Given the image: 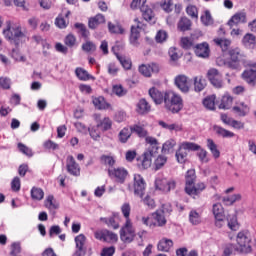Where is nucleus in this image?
Segmentation results:
<instances>
[{
    "label": "nucleus",
    "mask_w": 256,
    "mask_h": 256,
    "mask_svg": "<svg viewBox=\"0 0 256 256\" xmlns=\"http://www.w3.org/2000/svg\"><path fill=\"white\" fill-rule=\"evenodd\" d=\"M193 49L195 55H197V57H201L202 59H207V57H209V53L211 52L209 50V44L207 42L197 44L193 47Z\"/></svg>",
    "instance_id": "f3484780"
},
{
    "label": "nucleus",
    "mask_w": 256,
    "mask_h": 256,
    "mask_svg": "<svg viewBox=\"0 0 256 256\" xmlns=\"http://www.w3.org/2000/svg\"><path fill=\"white\" fill-rule=\"evenodd\" d=\"M221 77V72L215 68H210L207 72V78L209 81H214V79H217Z\"/></svg>",
    "instance_id": "bf43d9fd"
},
{
    "label": "nucleus",
    "mask_w": 256,
    "mask_h": 256,
    "mask_svg": "<svg viewBox=\"0 0 256 256\" xmlns=\"http://www.w3.org/2000/svg\"><path fill=\"white\" fill-rule=\"evenodd\" d=\"M44 205L47 209H59V204L55 201V197L53 195L47 196L44 201Z\"/></svg>",
    "instance_id": "f704fd0d"
},
{
    "label": "nucleus",
    "mask_w": 256,
    "mask_h": 256,
    "mask_svg": "<svg viewBox=\"0 0 256 256\" xmlns=\"http://www.w3.org/2000/svg\"><path fill=\"white\" fill-rule=\"evenodd\" d=\"M130 131L132 133H136V135H138V137H146L147 136V130H145V128H143L139 125L130 126Z\"/></svg>",
    "instance_id": "c03bdc74"
},
{
    "label": "nucleus",
    "mask_w": 256,
    "mask_h": 256,
    "mask_svg": "<svg viewBox=\"0 0 256 256\" xmlns=\"http://www.w3.org/2000/svg\"><path fill=\"white\" fill-rule=\"evenodd\" d=\"M250 68L246 69L242 73V79L248 83V85L255 86L256 84V63L248 64Z\"/></svg>",
    "instance_id": "f8f14e48"
},
{
    "label": "nucleus",
    "mask_w": 256,
    "mask_h": 256,
    "mask_svg": "<svg viewBox=\"0 0 256 256\" xmlns=\"http://www.w3.org/2000/svg\"><path fill=\"white\" fill-rule=\"evenodd\" d=\"M92 103L94 105V107H96V109H109V107H111V105H109V103H107V101H105V98L103 97H98V98H94L92 100Z\"/></svg>",
    "instance_id": "c756f323"
},
{
    "label": "nucleus",
    "mask_w": 256,
    "mask_h": 256,
    "mask_svg": "<svg viewBox=\"0 0 256 256\" xmlns=\"http://www.w3.org/2000/svg\"><path fill=\"white\" fill-rule=\"evenodd\" d=\"M193 81L195 93H201V91H204L205 87H207V79L203 76H195Z\"/></svg>",
    "instance_id": "aec40b11"
},
{
    "label": "nucleus",
    "mask_w": 256,
    "mask_h": 256,
    "mask_svg": "<svg viewBox=\"0 0 256 256\" xmlns=\"http://www.w3.org/2000/svg\"><path fill=\"white\" fill-rule=\"evenodd\" d=\"M102 165H108L109 167H113L115 165V158L108 155H102L100 158Z\"/></svg>",
    "instance_id": "052dcab7"
},
{
    "label": "nucleus",
    "mask_w": 256,
    "mask_h": 256,
    "mask_svg": "<svg viewBox=\"0 0 256 256\" xmlns=\"http://www.w3.org/2000/svg\"><path fill=\"white\" fill-rule=\"evenodd\" d=\"M3 35L7 41L12 45H16V47L21 45L25 39V33H23L21 26L11 22H7L6 29L3 30Z\"/></svg>",
    "instance_id": "7ed1b4c3"
},
{
    "label": "nucleus",
    "mask_w": 256,
    "mask_h": 256,
    "mask_svg": "<svg viewBox=\"0 0 256 256\" xmlns=\"http://www.w3.org/2000/svg\"><path fill=\"white\" fill-rule=\"evenodd\" d=\"M222 201L226 205H233L236 201H241V194H233L232 196L224 197Z\"/></svg>",
    "instance_id": "de8ad7c7"
},
{
    "label": "nucleus",
    "mask_w": 256,
    "mask_h": 256,
    "mask_svg": "<svg viewBox=\"0 0 256 256\" xmlns=\"http://www.w3.org/2000/svg\"><path fill=\"white\" fill-rule=\"evenodd\" d=\"M238 253H251V233L249 231H241L236 237Z\"/></svg>",
    "instance_id": "39448f33"
},
{
    "label": "nucleus",
    "mask_w": 256,
    "mask_h": 256,
    "mask_svg": "<svg viewBox=\"0 0 256 256\" xmlns=\"http://www.w3.org/2000/svg\"><path fill=\"white\" fill-rule=\"evenodd\" d=\"M201 146L193 142H184L176 152V159L178 163H185L187 161V151H199Z\"/></svg>",
    "instance_id": "423d86ee"
},
{
    "label": "nucleus",
    "mask_w": 256,
    "mask_h": 256,
    "mask_svg": "<svg viewBox=\"0 0 256 256\" xmlns=\"http://www.w3.org/2000/svg\"><path fill=\"white\" fill-rule=\"evenodd\" d=\"M105 22V16L103 14H98L93 18L89 19L88 27L89 29H97L101 23Z\"/></svg>",
    "instance_id": "5701e85b"
},
{
    "label": "nucleus",
    "mask_w": 256,
    "mask_h": 256,
    "mask_svg": "<svg viewBox=\"0 0 256 256\" xmlns=\"http://www.w3.org/2000/svg\"><path fill=\"white\" fill-rule=\"evenodd\" d=\"M86 240H87V238L83 234L76 236L75 237L76 248L85 249V241Z\"/></svg>",
    "instance_id": "e2e57ef3"
},
{
    "label": "nucleus",
    "mask_w": 256,
    "mask_h": 256,
    "mask_svg": "<svg viewBox=\"0 0 256 256\" xmlns=\"http://www.w3.org/2000/svg\"><path fill=\"white\" fill-rule=\"evenodd\" d=\"M177 187V180L171 178L167 179L165 177H158L155 180V188L157 191H162L163 193H171Z\"/></svg>",
    "instance_id": "0eeeda50"
},
{
    "label": "nucleus",
    "mask_w": 256,
    "mask_h": 256,
    "mask_svg": "<svg viewBox=\"0 0 256 256\" xmlns=\"http://www.w3.org/2000/svg\"><path fill=\"white\" fill-rule=\"evenodd\" d=\"M142 13V17L145 21H154L155 14L153 13V10L149 8V6L142 7L140 10Z\"/></svg>",
    "instance_id": "7c9ffc66"
},
{
    "label": "nucleus",
    "mask_w": 256,
    "mask_h": 256,
    "mask_svg": "<svg viewBox=\"0 0 256 256\" xmlns=\"http://www.w3.org/2000/svg\"><path fill=\"white\" fill-rule=\"evenodd\" d=\"M175 85L182 91V93H189V82L187 81V76L178 75L175 78Z\"/></svg>",
    "instance_id": "6ab92c4d"
},
{
    "label": "nucleus",
    "mask_w": 256,
    "mask_h": 256,
    "mask_svg": "<svg viewBox=\"0 0 256 256\" xmlns=\"http://www.w3.org/2000/svg\"><path fill=\"white\" fill-rule=\"evenodd\" d=\"M158 123L160 127H163V129H168V131H181V126L177 124H167L163 121H159Z\"/></svg>",
    "instance_id": "864d4df0"
},
{
    "label": "nucleus",
    "mask_w": 256,
    "mask_h": 256,
    "mask_svg": "<svg viewBox=\"0 0 256 256\" xmlns=\"http://www.w3.org/2000/svg\"><path fill=\"white\" fill-rule=\"evenodd\" d=\"M121 211L126 219V222L120 230V239L124 243H131L133 239H135V229L133 228L131 219H129V215H131V205H129V203L123 204Z\"/></svg>",
    "instance_id": "f257e3e1"
},
{
    "label": "nucleus",
    "mask_w": 256,
    "mask_h": 256,
    "mask_svg": "<svg viewBox=\"0 0 256 256\" xmlns=\"http://www.w3.org/2000/svg\"><path fill=\"white\" fill-rule=\"evenodd\" d=\"M164 105L171 113H179L183 109V99L173 91L164 94Z\"/></svg>",
    "instance_id": "20e7f679"
},
{
    "label": "nucleus",
    "mask_w": 256,
    "mask_h": 256,
    "mask_svg": "<svg viewBox=\"0 0 256 256\" xmlns=\"http://www.w3.org/2000/svg\"><path fill=\"white\" fill-rule=\"evenodd\" d=\"M177 145V142H175V140H168L163 144L162 147V153H173V149L175 148V146Z\"/></svg>",
    "instance_id": "4c0bfd02"
},
{
    "label": "nucleus",
    "mask_w": 256,
    "mask_h": 256,
    "mask_svg": "<svg viewBox=\"0 0 256 256\" xmlns=\"http://www.w3.org/2000/svg\"><path fill=\"white\" fill-rule=\"evenodd\" d=\"M64 43L66 47H75L77 43V38L73 34H68L64 39Z\"/></svg>",
    "instance_id": "603ef678"
},
{
    "label": "nucleus",
    "mask_w": 256,
    "mask_h": 256,
    "mask_svg": "<svg viewBox=\"0 0 256 256\" xmlns=\"http://www.w3.org/2000/svg\"><path fill=\"white\" fill-rule=\"evenodd\" d=\"M192 22L187 17L180 18L177 27L179 31L185 32V31H191Z\"/></svg>",
    "instance_id": "393cba45"
},
{
    "label": "nucleus",
    "mask_w": 256,
    "mask_h": 256,
    "mask_svg": "<svg viewBox=\"0 0 256 256\" xmlns=\"http://www.w3.org/2000/svg\"><path fill=\"white\" fill-rule=\"evenodd\" d=\"M159 154V146H149L143 154L142 167L143 169H149L153 158Z\"/></svg>",
    "instance_id": "9d476101"
},
{
    "label": "nucleus",
    "mask_w": 256,
    "mask_h": 256,
    "mask_svg": "<svg viewBox=\"0 0 256 256\" xmlns=\"http://www.w3.org/2000/svg\"><path fill=\"white\" fill-rule=\"evenodd\" d=\"M76 77L80 79V81H89L91 79V75H89V72L83 68H76L75 70Z\"/></svg>",
    "instance_id": "e433bc0d"
},
{
    "label": "nucleus",
    "mask_w": 256,
    "mask_h": 256,
    "mask_svg": "<svg viewBox=\"0 0 256 256\" xmlns=\"http://www.w3.org/2000/svg\"><path fill=\"white\" fill-rule=\"evenodd\" d=\"M133 132L129 128H123L119 133L120 143H127Z\"/></svg>",
    "instance_id": "ea45409f"
},
{
    "label": "nucleus",
    "mask_w": 256,
    "mask_h": 256,
    "mask_svg": "<svg viewBox=\"0 0 256 256\" xmlns=\"http://www.w3.org/2000/svg\"><path fill=\"white\" fill-rule=\"evenodd\" d=\"M144 205H147L149 209H155V200L151 198V196L147 195L144 199H142Z\"/></svg>",
    "instance_id": "338daca9"
},
{
    "label": "nucleus",
    "mask_w": 256,
    "mask_h": 256,
    "mask_svg": "<svg viewBox=\"0 0 256 256\" xmlns=\"http://www.w3.org/2000/svg\"><path fill=\"white\" fill-rule=\"evenodd\" d=\"M234 113L239 115V117H245L249 113V106L245 103H241L239 106L233 107Z\"/></svg>",
    "instance_id": "473e14b6"
},
{
    "label": "nucleus",
    "mask_w": 256,
    "mask_h": 256,
    "mask_svg": "<svg viewBox=\"0 0 256 256\" xmlns=\"http://www.w3.org/2000/svg\"><path fill=\"white\" fill-rule=\"evenodd\" d=\"M207 147L210 150V152L212 153L214 159H219V157H221V152L217 148V144H215L213 139H211V138L207 139Z\"/></svg>",
    "instance_id": "bb28decb"
},
{
    "label": "nucleus",
    "mask_w": 256,
    "mask_h": 256,
    "mask_svg": "<svg viewBox=\"0 0 256 256\" xmlns=\"http://www.w3.org/2000/svg\"><path fill=\"white\" fill-rule=\"evenodd\" d=\"M173 247V240L163 238L158 243V251H169Z\"/></svg>",
    "instance_id": "cd10ccee"
},
{
    "label": "nucleus",
    "mask_w": 256,
    "mask_h": 256,
    "mask_svg": "<svg viewBox=\"0 0 256 256\" xmlns=\"http://www.w3.org/2000/svg\"><path fill=\"white\" fill-rule=\"evenodd\" d=\"M181 47L183 49H193V42H191V40L187 37H184L181 39Z\"/></svg>",
    "instance_id": "69168bd1"
},
{
    "label": "nucleus",
    "mask_w": 256,
    "mask_h": 256,
    "mask_svg": "<svg viewBox=\"0 0 256 256\" xmlns=\"http://www.w3.org/2000/svg\"><path fill=\"white\" fill-rule=\"evenodd\" d=\"M82 50L85 51V53H94V51H97V46L95 43L87 40L82 44Z\"/></svg>",
    "instance_id": "49530a36"
},
{
    "label": "nucleus",
    "mask_w": 256,
    "mask_h": 256,
    "mask_svg": "<svg viewBox=\"0 0 256 256\" xmlns=\"http://www.w3.org/2000/svg\"><path fill=\"white\" fill-rule=\"evenodd\" d=\"M149 96L156 105H161V103L165 101V95H163L161 91L157 90V88L154 87L149 89Z\"/></svg>",
    "instance_id": "412c9836"
},
{
    "label": "nucleus",
    "mask_w": 256,
    "mask_h": 256,
    "mask_svg": "<svg viewBox=\"0 0 256 256\" xmlns=\"http://www.w3.org/2000/svg\"><path fill=\"white\" fill-rule=\"evenodd\" d=\"M212 212L215 219H225V210L223 209V205L221 203L213 204Z\"/></svg>",
    "instance_id": "a878e982"
},
{
    "label": "nucleus",
    "mask_w": 256,
    "mask_h": 256,
    "mask_svg": "<svg viewBox=\"0 0 256 256\" xmlns=\"http://www.w3.org/2000/svg\"><path fill=\"white\" fill-rule=\"evenodd\" d=\"M31 197L35 201H43V198L45 197V192L41 188L33 187L31 189Z\"/></svg>",
    "instance_id": "2f4dec72"
},
{
    "label": "nucleus",
    "mask_w": 256,
    "mask_h": 256,
    "mask_svg": "<svg viewBox=\"0 0 256 256\" xmlns=\"http://www.w3.org/2000/svg\"><path fill=\"white\" fill-rule=\"evenodd\" d=\"M219 47H221L222 51H227L229 47L231 46V40L227 39H216L214 40Z\"/></svg>",
    "instance_id": "6e6d98bb"
},
{
    "label": "nucleus",
    "mask_w": 256,
    "mask_h": 256,
    "mask_svg": "<svg viewBox=\"0 0 256 256\" xmlns=\"http://www.w3.org/2000/svg\"><path fill=\"white\" fill-rule=\"evenodd\" d=\"M201 22L205 27H209V25H213V17L211 16V12L206 10L204 14L201 16Z\"/></svg>",
    "instance_id": "79ce46f5"
},
{
    "label": "nucleus",
    "mask_w": 256,
    "mask_h": 256,
    "mask_svg": "<svg viewBox=\"0 0 256 256\" xmlns=\"http://www.w3.org/2000/svg\"><path fill=\"white\" fill-rule=\"evenodd\" d=\"M153 217L158 225V227H165L167 225V219L165 218V210H157Z\"/></svg>",
    "instance_id": "b1692460"
},
{
    "label": "nucleus",
    "mask_w": 256,
    "mask_h": 256,
    "mask_svg": "<svg viewBox=\"0 0 256 256\" xmlns=\"http://www.w3.org/2000/svg\"><path fill=\"white\" fill-rule=\"evenodd\" d=\"M112 92L114 95H117V97H125V95H127V90L121 85H114L112 87Z\"/></svg>",
    "instance_id": "8fccbe9b"
},
{
    "label": "nucleus",
    "mask_w": 256,
    "mask_h": 256,
    "mask_svg": "<svg viewBox=\"0 0 256 256\" xmlns=\"http://www.w3.org/2000/svg\"><path fill=\"white\" fill-rule=\"evenodd\" d=\"M240 23H247V14L245 12H238L234 14L228 21L230 28H233L235 25H239Z\"/></svg>",
    "instance_id": "a211bd4d"
},
{
    "label": "nucleus",
    "mask_w": 256,
    "mask_h": 256,
    "mask_svg": "<svg viewBox=\"0 0 256 256\" xmlns=\"http://www.w3.org/2000/svg\"><path fill=\"white\" fill-rule=\"evenodd\" d=\"M229 60L224 62V65L228 69H239L241 67V59H243V54L239 48H233L228 51Z\"/></svg>",
    "instance_id": "6e6552de"
},
{
    "label": "nucleus",
    "mask_w": 256,
    "mask_h": 256,
    "mask_svg": "<svg viewBox=\"0 0 256 256\" xmlns=\"http://www.w3.org/2000/svg\"><path fill=\"white\" fill-rule=\"evenodd\" d=\"M203 105L206 107V109H210V111H213L215 109V95L208 96L203 100Z\"/></svg>",
    "instance_id": "a18cd8bd"
},
{
    "label": "nucleus",
    "mask_w": 256,
    "mask_h": 256,
    "mask_svg": "<svg viewBox=\"0 0 256 256\" xmlns=\"http://www.w3.org/2000/svg\"><path fill=\"white\" fill-rule=\"evenodd\" d=\"M160 7L166 13H171L173 11V0H165L161 2Z\"/></svg>",
    "instance_id": "13d9d810"
},
{
    "label": "nucleus",
    "mask_w": 256,
    "mask_h": 256,
    "mask_svg": "<svg viewBox=\"0 0 256 256\" xmlns=\"http://www.w3.org/2000/svg\"><path fill=\"white\" fill-rule=\"evenodd\" d=\"M18 149L23 155H26L27 157H33V150L31 148L25 146L23 143H18Z\"/></svg>",
    "instance_id": "680f3d73"
},
{
    "label": "nucleus",
    "mask_w": 256,
    "mask_h": 256,
    "mask_svg": "<svg viewBox=\"0 0 256 256\" xmlns=\"http://www.w3.org/2000/svg\"><path fill=\"white\" fill-rule=\"evenodd\" d=\"M100 221H104L108 227H113V229H119V224L115 222L114 217L110 218H100Z\"/></svg>",
    "instance_id": "0e129e2a"
},
{
    "label": "nucleus",
    "mask_w": 256,
    "mask_h": 256,
    "mask_svg": "<svg viewBox=\"0 0 256 256\" xmlns=\"http://www.w3.org/2000/svg\"><path fill=\"white\" fill-rule=\"evenodd\" d=\"M146 186L147 184L145 183V179H143V176H141L140 174H135L133 183L134 195H136V197H140V199H143Z\"/></svg>",
    "instance_id": "9b49d317"
},
{
    "label": "nucleus",
    "mask_w": 256,
    "mask_h": 256,
    "mask_svg": "<svg viewBox=\"0 0 256 256\" xmlns=\"http://www.w3.org/2000/svg\"><path fill=\"white\" fill-rule=\"evenodd\" d=\"M112 125L113 123L111 122V119H109V117H105L97 123V128L102 131H109Z\"/></svg>",
    "instance_id": "72a5a7b5"
},
{
    "label": "nucleus",
    "mask_w": 256,
    "mask_h": 256,
    "mask_svg": "<svg viewBox=\"0 0 256 256\" xmlns=\"http://www.w3.org/2000/svg\"><path fill=\"white\" fill-rule=\"evenodd\" d=\"M136 111L139 113V115H145L151 111V105H149V102H147L145 98H142L137 104Z\"/></svg>",
    "instance_id": "4be33fe9"
},
{
    "label": "nucleus",
    "mask_w": 256,
    "mask_h": 256,
    "mask_svg": "<svg viewBox=\"0 0 256 256\" xmlns=\"http://www.w3.org/2000/svg\"><path fill=\"white\" fill-rule=\"evenodd\" d=\"M214 131H216L217 135H220V137H235L233 132L224 129L221 126H214Z\"/></svg>",
    "instance_id": "37998d69"
},
{
    "label": "nucleus",
    "mask_w": 256,
    "mask_h": 256,
    "mask_svg": "<svg viewBox=\"0 0 256 256\" xmlns=\"http://www.w3.org/2000/svg\"><path fill=\"white\" fill-rule=\"evenodd\" d=\"M185 179V193L190 197H193V199L198 195H201L202 191H205V183L199 182L195 185L197 175H195L194 169L187 171Z\"/></svg>",
    "instance_id": "f03ea898"
},
{
    "label": "nucleus",
    "mask_w": 256,
    "mask_h": 256,
    "mask_svg": "<svg viewBox=\"0 0 256 256\" xmlns=\"http://www.w3.org/2000/svg\"><path fill=\"white\" fill-rule=\"evenodd\" d=\"M108 29L110 33H116L120 35H123V33H125V30L123 29V27H121V25H115L111 22L108 23Z\"/></svg>",
    "instance_id": "3c124183"
},
{
    "label": "nucleus",
    "mask_w": 256,
    "mask_h": 256,
    "mask_svg": "<svg viewBox=\"0 0 256 256\" xmlns=\"http://www.w3.org/2000/svg\"><path fill=\"white\" fill-rule=\"evenodd\" d=\"M66 169L68 173H70V175H73L74 177H79V175H81V167H79V164H77L73 156L67 157Z\"/></svg>",
    "instance_id": "4468645a"
},
{
    "label": "nucleus",
    "mask_w": 256,
    "mask_h": 256,
    "mask_svg": "<svg viewBox=\"0 0 256 256\" xmlns=\"http://www.w3.org/2000/svg\"><path fill=\"white\" fill-rule=\"evenodd\" d=\"M108 175L111 179H114L116 183H120L123 185L125 183L127 177H129V171L123 167L118 168H109Z\"/></svg>",
    "instance_id": "1a4fd4ad"
},
{
    "label": "nucleus",
    "mask_w": 256,
    "mask_h": 256,
    "mask_svg": "<svg viewBox=\"0 0 256 256\" xmlns=\"http://www.w3.org/2000/svg\"><path fill=\"white\" fill-rule=\"evenodd\" d=\"M113 255H115L114 246H110L102 249L101 256H113Z\"/></svg>",
    "instance_id": "774afa93"
},
{
    "label": "nucleus",
    "mask_w": 256,
    "mask_h": 256,
    "mask_svg": "<svg viewBox=\"0 0 256 256\" xmlns=\"http://www.w3.org/2000/svg\"><path fill=\"white\" fill-rule=\"evenodd\" d=\"M131 9H143V7H147V0H133L130 4Z\"/></svg>",
    "instance_id": "4d7b16f0"
},
{
    "label": "nucleus",
    "mask_w": 256,
    "mask_h": 256,
    "mask_svg": "<svg viewBox=\"0 0 256 256\" xmlns=\"http://www.w3.org/2000/svg\"><path fill=\"white\" fill-rule=\"evenodd\" d=\"M166 164L167 156L165 155H158V157L154 161L156 171H159V169H163V167H165Z\"/></svg>",
    "instance_id": "c9c22d12"
},
{
    "label": "nucleus",
    "mask_w": 256,
    "mask_h": 256,
    "mask_svg": "<svg viewBox=\"0 0 256 256\" xmlns=\"http://www.w3.org/2000/svg\"><path fill=\"white\" fill-rule=\"evenodd\" d=\"M189 222L192 225H199V223H201V214L195 210H191L189 213Z\"/></svg>",
    "instance_id": "58836bf2"
},
{
    "label": "nucleus",
    "mask_w": 256,
    "mask_h": 256,
    "mask_svg": "<svg viewBox=\"0 0 256 256\" xmlns=\"http://www.w3.org/2000/svg\"><path fill=\"white\" fill-rule=\"evenodd\" d=\"M243 43L246 47L253 49L255 47L256 39L253 34H246L243 38Z\"/></svg>",
    "instance_id": "a19ab883"
},
{
    "label": "nucleus",
    "mask_w": 256,
    "mask_h": 256,
    "mask_svg": "<svg viewBox=\"0 0 256 256\" xmlns=\"http://www.w3.org/2000/svg\"><path fill=\"white\" fill-rule=\"evenodd\" d=\"M232 106H233V97H231V95L229 94H225L221 99L219 109H231Z\"/></svg>",
    "instance_id": "c85d7f7f"
},
{
    "label": "nucleus",
    "mask_w": 256,
    "mask_h": 256,
    "mask_svg": "<svg viewBox=\"0 0 256 256\" xmlns=\"http://www.w3.org/2000/svg\"><path fill=\"white\" fill-rule=\"evenodd\" d=\"M138 71L143 77H151V73H157L159 71V65L156 63L142 64L139 66Z\"/></svg>",
    "instance_id": "dca6fc26"
},
{
    "label": "nucleus",
    "mask_w": 256,
    "mask_h": 256,
    "mask_svg": "<svg viewBox=\"0 0 256 256\" xmlns=\"http://www.w3.org/2000/svg\"><path fill=\"white\" fill-rule=\"evenodd\" d=\"M186 13L187 15L192 17V19H197L199 17V11L197 10V6L195 5H189L186 8Z\"/></svg>",
    "instance_id": "5fc2aeb1"
},
{
    "label": "nucleus",
    "mask_w": 256,
    "mask_h": 256,
    "mask_svg": "<svg viewBox=\"0 0 256 256\" xmlns=\"http://www.w3.org/2000/svg\"><path fill=\"white\" fill-rule=\"evenodd\" d=\"M136 26L131 27L130 42L132 45H139V37H141L140 31L143 29V23L138 18L135 20Z\"/></svg>",
    "instance_id": "2eb2a0df"
},
{
    "label": "nucleus",
    "mask_w": 256,
    "mask_h": 256,
    "mask_svg": "<svg viewBox=\"0 0 256 256\" xmlns=\"http://www.w3.org/2000/svg\"><path fill=\"white\" fill-rule=\"evenodd\" d=\"M94 235L96 239H99V241H105L106 243H116L117 241V234L109 230L96 231Z\"/></svg>",
    "instance_id": "ddd939ff"
},
{
    "label": "nucleus",
    "mask_w": 256,
    "mask_h": 256,
    "mask_svg": "<svg viewBox=\"0 0 256 256\" xmlns=\"http://www.w3.org/2000/svg\"><path fill=\"white\" fill-rule=\"evenodd\" d=\"M116 57L124 69H126L127 71H129V69H131V67H132L131 59H127L123 56H120L119 54H117Z\"/></svg>",
    "instance_id": "09e8293b"
}]
</instances>
